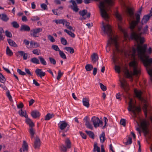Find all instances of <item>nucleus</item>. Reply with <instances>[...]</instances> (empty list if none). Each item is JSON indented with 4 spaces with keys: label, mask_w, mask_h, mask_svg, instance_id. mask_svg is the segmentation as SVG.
<instances>
[{
    "label": "nucleus",
    "mask_w": 152,
    "mask_h": 152,
    "mask_svg": "<svg viewBox=\"0 0 152 152\" xmlns=\"http://www.w3.org/2000/svg\"><path fill=\"white\" fill-rule=\"evenodd\" d=\"M129 106L127 108L130 114L131 115L134 121L137 123V125L139 126V123L136 120L137 118L140 120V127H136V130L141 135V128L144 133L145 136L148 135L150 137L151 134L150 133L149 127L150 125V122L152 123V117L150 116L147 119H142L138 117L137 115L141 111V108L140 107L136 106L134 101L132 99L129 97Z\"/></svg>",
    "instance_id": "f257e3e1"
},
{
    "label": "nucleus",
    "mask_w": 152,
    "mask_h": 152,
    "mask_svg": "<svg viewBox=\"0 0 152 152\" xmlns=\"http://www.w3.org/2000/svg\"><path fill=\"white\" fill-rule=\"evenodd\" d=\"M119 0L121 5L126 9V12L128 16L132 19H134V13L132 9L126 7L124 0ZM113 1L114 0H103L100 2L99 7L101 15L102 17L106 21L109 18V15L107 12L108 10V7L113 5Z\"/></svg>",
    "instance_id": "f03ea898"
},
{
    "label": "nucleus",
    "mask_w": 152,
    "mask_h": 152,
    "mask_svg": "<svg viewBox=\"0 0 152 152\" xmlns=\"http://www.w3.org/2000/svg\"><path fill=\"white\" fill-rule=\"evenodd\" d=\"M102 23L103 26L102 30L107 34L109 37L108 40V45H113L115 47V49L113 50L112 59L114 62H115L118 58L116 53L121 52V50L119 49L118 44L117 42V37L113 35L111 26L110 25L107 24L105 25L103 22H102Z\"/></svg>",
    "instance_id": "7ed1b4c3"
},
{
    "label": "nucleus",
    "mask_w": 152,
    "mask_h": 152,
    "mask_svg": "<svg viewBox=\"0 0 152 152\" xmlns=\"http://www.w3.org/2000/svg\"><path fill=\"white\" fill-rule=\"evenodd\" d=\"M147 48V45L146 44L143 45H138L137 47V50L139 57L143 62L145 66L146 67L147 71L152 82V69L150 68V66H148L152 64V58H149V56L146 53Z\"/></svg>",
    "instance_id": "20e7f679"
},
{
    "label": "nucleus",
    "mask_w": 152,
    "mask_h": 152,
    "mask_svg": "<svg viewBox=\"0 0 152 152\" xmlns=\"http://www.w3.org/2000/svg\"><path fill=\"white\" fill-rule=\"evenodd\" d=\"M130 71L125 68L124 72L126 77L132 78L134 75L137 76L140 74V69L138 66L137 62L135 60L130 62L129 64Z\"/></svg>",
    "instance_id": "39448f33"
},
{
    "label": "nucleus",
    "mask_w": 152,
    "mask_h": 152,
    "mask_svg": "<svg viewBox=\"0 0 152 152\" xmlns=\"http://www.w3.org/2000/svg\"><path fill=\"white\" fill-rule=\"evenodd\" d=\"M134 92L136 97L140 100L142 104V109L144 112L145 118H147L148 111H151V107L149 102L141 96L142 92L135 89Z\"/></svg>",
    "instance_id": "423d86ee"
},
{
    "label": "nucleus",
    "mask_w": 152,
    "mask_h": 152,
    "mask_svg": "<svg viewBox=\"0 0 152 152\" xmlns=\"http://www.w3.org/2000/svg\"><path fill=\"white\" fill-rule=\"evenodd\" d=\"M25 122L29 126L28 131L31 135V138L32 139L34 137L35 132V130L34 128L35 126L34 124L31 120L28 117L26 118Z\"/></svg>",
    "instance_id": "0eeeda50"
},
{
    "label": "nucleus",
    "mask_w": 152,
    "mask_h": 152,
    "mask_svg": "<svg viewBox=\"0 0 152 152\" xmlns=\"http://www.w3.org/2000/svg\"><path fill=\"white\" fill-rule=\"evenodd\" d=\"M61 130L59 133H66L69 130V125L65 121H60L58 124Z\"/></svg>",
    "instance_id": "6e6552de"
},
{
    "label": "nucleus",
    "mask_w": 152,
    "mask_h": 152,
    "mask_svg": "<svg viewBox=\"0 0 152 152\" xmlns=\"http://www.w3.org/2000/svg\"><path fill=\"white\" fill-rule=\"evenodd\" d=\"M132 31L130 37L132 39L134 40L137 42L140 41V44H141L144 42V37H141V34H138L134 32L133 30Z\"/></svg>",
    "instance_id": "1a4fd4ad"
},
{
    "label": "nucleus",
    "mask_w": 152,
    "mask_h": 152,
    "mask_svg": "<svg viewBox=\"0 0 152 152\" xmlns=\"http://www.w3.org/2000/svg\"><path fill=\"white\" fill-rule=\"evenodd\" d=\"M142 9H140L138 11V13L135 14L136 20L132 21L130 24V27L132 31L133 30L136 26L140 20V15L141 14Z\"/></svg>",
    "instance_id": "9d476101"
},
{
    "label": "nucleus",
    "mask_w": 152,
    "mask_h": 152,
    "mask_svg": "<svg viewBox=\"0 0 152 152\" xmlns=\"http://www.w3.org/2000/svg\"><path fill=\"white\" fill-rule=\"evenodd\" d=\"M91 121L95 128L102 126L103 125L102 121L100 120L98 117L96 116L92 117L91 119Z\"/></svg>",
    "instance_id": "9b49d317"
},
{
    "label": "nucleus",
    "mask_w": 152,
    "mask_h": 152,
    "mask_svg": "<svg viewBox=\"0 0 152 152\" xmlns=\"http://www.w3.org/2000/svg\"><path fill=\"white\" fill-rule=\"evenodd\" d=\"M42 28H37L31 29L30 32V35L34 37H37L39 36V33L42 32Z\"/></svg>",
    "instance_id": "f8f14e48"
},
{
    "label": "nucleus",
    "mask_w": 152,
    "mask_h": 152,
    "mask_svg": "<svg viewBox=\"0 0 152 152\" xmlns=\"http://www.w3.org/2000/svg\"><path fill=\"white\" fill-rule=\"evenodd\" d=\"M120 80L121 83V87L124 90L125 92L127 93L129 90V86L126 80L123 78H121Z\"/></svg>",
    "instance_id": "ddd939ff"
},
{
    "label": "nucleus",
    "mask_w": 152,
    "mask_h": 152,
    "mask_svg": "<svg viewBox=\"0 0 152 152\" xmlns=\"http://www.w3.org/2000/svg\"><path fill=\"white\" fill-rule=\"evenodd\" d=\"M28 150V143L25 140L23 141L22 147L20 149V152H27Z\"/></svg>",
    "instance_id": "4468645a"
},
{
    "label": "nucleus",
    "mask_w": 152,
    "mask_h": 152,
    "mask_svg": "<svg viewBox=\"0 0 152 152\" xmlns=\"http://www.w3.org/2000/svg\"><path fill=\"white\" fill-rule=\"evenodd\" d=\"M83 121L85 122V125L87 128L91 129H93V126L90 123L89 118L88 116H86L84 118Z\"/></svg>",
    "instance_id": "2eb2a0df"
},
{
    "label": "nucleus",
    "mask_w": 152,
    "mask_h": 152,
    "mask_svg": "<svg viewBox=\"0 0 152 152\" xmlns=\"http://www.w3.org/2000/svg\"><path fill=\"white\" fill-rule=\"evenodd\" d=\"M69 2L72 3V5L69 6V7L74 11L77 12L78 11L79 9L77 7L75 1L74 0H71Z\"/></svg>",
    "instance_id": "dca6fc26"
},
{
    "label": "nucleus",
    "mask_w": 152,
    "mask_h": 152,
    "mask_svg": "<svg viewBox=\"0 0 152 152\" xmlns=\"http://www.w3.org/2000/svg\"><path fill=\"white\" fill-rule=\"evenodd\" d=\"M35 72L36 75L41 78H42V77H44L46 75L45 72L42 71V69L38 68L35 70Z\"/></svg>",
    "instance_id": "f3484780"
},
{
    "label": "nucleus",
    "mask_w": 152,
    "mask_h": 152,
    "mask_svg": "<svg viewBox=\"0 0 152 152\" xmlns=\"http://www.w3.org/2000/svg\"><path fill=\"white\" fill-rule=\"evenodd\" d=\"M79 13L81 16L83 17L84 19H86V18L84 16L85 15H86V16L88 18H89L91 15V13L90 12L87 13V11L86 10L80 11L79 12Z\"/></svg>",
    "instance_id": "a211bd4d"
},
{
    "label": "nucleus",
    "mask_w": 152,
    "mask_h": 152,
    "mask_svg": "<svg viewBox=\"0 0 152 152\" xmlns=\"http://www.w3.org/2000/svg\"><path fill=\"white\" fill-rule=\"evenodd\" d=\"M41 142L40 140L39 137L36 136L34 142V148L35 149H39V147L40 146Z\"/></svg>",
    "instance_id": "6ab92c4d"
},
{
    "label": "nucleus",
    "mask_w": 152,
    "mask_h": 152,
    "mask_svg": "<svg viewBox=\"0 0 152 152\" xmlns=\"http://www.w3.org/2000/svg\"><path fill=\"white\" fill-rule=\"evenodd\" d=\"M89 99L88 98H83L82 100L83 105L84 106L88 108L90 106Z\"/></svg>",
    "instance_id": "aec40b11"
},
{
    "label": "nucleus",
    "mask_w": 152,
    "mask_h": 152,
    "mask_svg": "<svg viewBox=\"0 0 152 152\" xmlns=\"http://www.w3.org/2000/svg\"><path fill=\"white\" fill-rule=\"evenodd\" d=\"M91 59L92 62L95 64L99 59L98 55L96 53H93L91 55Z\"/></svg>",
    "instance_id": "412c9836"
},
{
    "label": "nucleus",
    "mask_w": 152,
    "mask_h": 152,
    "mask_svg": "<svg viewBox=\"0 0 152 152\" xmlns=\"http://www.w3.org/2000/svg\"><path fill=\"white\" fill-rule=\"evenodd\" d=\"M31 115L32 117L34 118H39L40 116L39 113L37 110L32 111L31 112Z\"/></svg>",
    "instance_id": "4be33fe9"
},
{
    "label": "nucleus",
    "mask_w": 152,
    "mask_h": 152,
    "mask_svg": "<svg viewBox=\"0 0 152 152\" xmlns=\"http://www.w3.org/2000/svg\"><path fill=\"white\" fill-rule=\"evenodd\" d=\"M151 16L148 14L144 15L141 21L142 24L146 23L149 20Z\"/></svg>",
    "instance_id": "5701e85b"
},
{
    "label": "nucleus",
    "mask_w": 152,
    "mask_h": 152,
    "mask_svg": "<svg viewBox=\"0 0 152 152\" xmlns=\"http://www.w3.org/2000/svg\"><path fill=\"white\" fill-rule=\"evenodd\" d=\"M20 30L21 31H29L30 30V28L28 26L23 25L21 26Z\"/></svg>",
    "instance_id": "b1692460"
},
{
    "label": "nucleus",
    "mask_w": 152,
    "mask_h": 152,
    "mask_svg": "<svg viewBox=\"0 0 152 152\" xmlns=\"http://www.w3.org/2000/svg\"><path fill=\"white\" fill-rule=\"evenodd\" d=\"M0 17L1 20L5 22L7 21L9 19L7 15L5 14H1Z\"/></svg>",
    "instance_id": "393cba45"
},
{
    "label": "nucleus",
    "mask_w": 152,
    "mask_h": 152,
    "mask_svg": "<svg viewBox=\"0 0 152 152\" xmlns=\"http://www.w3.org/2000/svg\"><path fill=\"white\" fill-rule=\"evenodd\" d=\"M18 113L21 116L25 117L26 118L28 117L26 111H23L22 109L19 111Z\"/></svg>",
    "instance_id": "a878e982"
},
{
    "label": "nucleus",
    "mask_w": 152,
    "mask_h": 152,
    "mask_svg": "<svg viewBox=\"0 0 152 152\" xmlns=\"http://www.w3.org/2000/svg\"><path fill=\"white\" fill-rule=\"evenodd\" d=\"M7 40L10 46L14 47H18L17 45L15 42L11 39H8Z\"/></svg>",
    "instance_id": "bb28decb"
},
{
    "label": "nucleus",
    "mask_w": 152,
    "mask_h": 152,
    "mask_svg": "<svg viewBox=\"0 0 152 152\" xmlns=\"http://www.w3.org/2000/svg\"><path fill=\"white\" fill-rule=\"evenodd\" d=\"M59 148L61 151L62 152H66L67 149H68L66 146L63 144L59 146Z\"/></svg>",
    "instance_id": "cd10ccee"
},
{
    "label": "nucleus",
    "mask_w": 152,
    "mask_h": 152,
    "mask_svg": "<svg viewBox=\"0 0 152 152\" xmlns=\"http://www.w3.org/2000/svg\"><path fill=\"white\" fill-rule=\"evenodd\" d=\"M66 146L68 149L71 148V143L69 139L68 138H66L65 141Z\"/></svg>",
    "instance_id": "c85d7f7f"
},
{
    "label": "nucleus",
    "mask_w": 152,
    "mask_h": 152,
    "mask_svg": "<svg viewBox=\"0 0 152 152\" xmlns=\"http://www.w3.org/2000/svg\"><path fill=\"white\" fill-rule=\"evenodd\" d=\"M93 151L94 152L96 151H97V152H100V147L97 145V142H95L94 143Z\"/></svg>",
    "instance_id": "c756f323"
},
{
    "label": "nucleus",
    "mask_w": 152,
    "mask_h": 152,
    "mask_svg": "<svg viewBox=\"0 0 152 152\" xmlns=\"http://www.w3.org/2000/svg\"><path fill=\"white\" fill-rule=\"evenodd\" d=\"M54 116V115L53 114L48 113L45 116V120H48Z\"/></svg>",
    "instance_id": "7c9ffc66"
},
{
    "label": "nucleus",
    "mask_w": 152,
    "mask_h": 152,
    "mask_svg": "<svg viewBox=\"0 0 152 152\" xmlns=\"http://www.w3.org/2000/svg\"><path fill=\"white\" fill-rule=\"evenodd\" d=\"M30 61L31 62L36 64H39L40 63L39 61L37 58L34 57L31 59Z\"/></svg>",
    "instance_id": "2f4dec72"
},
{
    "label": "nucleus",
    "mask_w": 152,
    "mask_h": 152,
    "mask_svg": "<svg viewBox=\"0 0 152 152\" xmlns=\"http://www.w3.org/2000/svg\"><path fill=\"white\" fill-rule=\"evenodd\" d=\"M64 49L66 50L68 52H69L70 53H74V49L71 47H66L64 48Z\"/></svg>",
    "instance_id": "473e14b6"
},
{
    "label": "nucleus",
    "mask_w": 152,
    "mask_h": 152,
    "mask_svg": "<svg viewBox=\"0 0 152 152\" xmlns=\"http://www.w3.org/2000/svg\"><path fill=\"white\" fill-rule=\"evenodd\" d=\"M86 132L89 136L92 139L94 138V133L91 131H88L86 130Z\"/></svg>",
    "instance_id": "72a5a7b5"
},
{
    "label": "nucleus",
    "mask_w": 152,
    "mask_h": 152,
    "mask_svg": "<svg viewBox=\"0 0 152 152\" xmlns=\"http://www.w3.org/2000/svg\"><path fill=\"white\" fill-rule=\"evenodd\" d=\"M6 54L7 55L9 56H11L13 55V53L12 51L10 49L8 46H7L6 49Z\"/></svg>",
    "instance_id": "f704fd0d"
},
{
    "label": "nucleus",
    "mask_w": 152,
    "mask_h": 152,
    "mask_svg": "<svg viewBox=\"0 0 152 152\" xmlns=\"http://www.w3.org/2000/svg\"><path fill=\"white\" fill-rule=\"evenodd\" d=\"M64 31L67 33L72 38H74L75 35L73 33H72L71 31H69L67 29H65L64 30Z\"/></svg>",
    "instance_id": "c9c22d12"
},
{
    "label": "nucleus",
    "mask_w": 152,
    "mask_h": 152,
    "mask_svg": "<svg viewBox=\"0 0 152 152\" xmlns=\"http://www.w3.org/2000/svg\"><path fill=\"white\" fill-rule=\"evenodd\" d=\"M100 138L101 142L103 143L105 140V133L104 132H102L100 135Z\"/></svg>",
    "instance_id": "e433bc0d"
},
{
    "label": "nucleus",
    "mask_w": 152,
    "mask_h": 152,
    "mask_svg": "<svg viewBox=\"0 0 152 152\" xmlns=\"http://www.w3.org/2000/svg\"><path fill=\"white\" fill-rule=\"evenodd\" d=\"M93 68V66L91 64H87L85 66V69L87 71H89Z\"/></svg>",
    "instance_id": "4c0bfd02"
},
{
    "label": "nucleus",
    "mask_w": 152,
    "mask_h": 152,
    "mask_svg": "<svg viewBox=\"0 0 152 152\" xmlns=\"http://www.w3.org/2000/svg\"><path fill=\"white\" fill-rule=\"evenodd\" d=\"M38 58L40 60L41 63L44 65H46L47 64V63L45 59L41 56H39Z\"/></svg>",
    "instance_id": "58836bf2"
},
{
    "label": "nucleus",
    "mask_w": 152,
    "mask_h": 152,
    "mask_svg": "<svg viewBox=\"0 0 152 152\" xmlns=\"http://www.w3.org/2000/svg\"><path fill=\"white\" fill-rule=\"evenodd\" d=\"M59 52V54L60 56V57L62 58H63L64 59H66V56L65 54V53L63 52V51H61V50H60V51Z\"/></svg>",
    "instance_id": "ea45409f"
},
{
    "label": "nucleus",
    "mask_w": 152,
    "mask_h": 152,
    "mask_svg": "<svg viewBox=\"0 0 152 152\" xmlns=\"http://www.w3.org/2000/svg\"><path fill=\"white\" fill-rule=\"evenodd\" d=\"M6 81V79L3 75L0 72V81L2 83H4Z\"/></svg>",
    "instance_id": "a19ab883"
},
{
    "label": "nucleus",
    "mask_w": 152,
    "mask_h": 152,
    "mask_svg": "<svg viewBox=\"0 0 152 152\" xmlns=\"http://www.w3.org/2000/svg\"><path fill=\"white\" fill-rule=\"evenodd\" d=\"M143 32L141 33V34H148V26L147 25H146L145 27L142 29Z\"/></svg>",
    "instance_id": "79ce46f5"
},
{
    "label": "nucleus",
    "mask_w": 152,
    "mask_h": 152,
    "mask_svg": "<svg viewBox=\"0 0 152 152\" xmlns=\"http://www.w3.org/2000/svg\"><path fill=\"white\" fill-rule=\"evenodd\" d=\"M11 25L15 28H18L19 26V24L16 21H13L12 22Z\"/></svg>",
    "instance_id": "37998d69"
},
{
    "label": "nucleus",
    "mask_w": 152,
    "mask_h": 152,
    "mask_svg": "<svg viewBox=\"0 0 152 152\" xmlns=\"http://www.w3.org/2000/svg\"><path fill=\"white\" fill-rule=\"evenodd\" d=\"M51 48L52 49L56 51H58L59 52L60 50L58 46L56 45H53L51 46Z\"/></svg>",
    "instance_id": "c03bdc74"
},
{
    "label": "nucleus",
    "mask_w": 152,
    "mask_h": 152,
    "mask_svg": "<svg viewBox=\"0 0 152 152\" xmlns=\"http://www.w3.org/2000/svg\"><path fill=\"white\" fill-rule=\"evenodd\" d=\"M6 36L8 37L11 38L12 37L11 33L8 30H6L5 32Z\"/></svg>",
    "instance_id": "a18cd8bd"
},
{
    "label": "nucleus",
    "mask_w": 152,
    "mask_h": 152,
    "mask_svg": "<svg viewBox=\"0 0 152 152\" xmlns=\"http://www.w3.org/2000/svg\"><path fill=\"white\" fill-rule=\"evenodd\" d=\"M63 73L61 72V70H59L58 71V76L57 77V79L59 80L60 79L61 77L63 75Z\"/></svg>",
    "instance_id": "49530a36"
},
{
    "label": "nucleus",
    "mask_w": 152,
    "mask_h": 152,
    "mask_svg": "<svg viewBox=\"0 0 152 152\" xmlns=\"http://www.w3.org/2000/svg\"><path fill=\"white\" fill-rule=\"evenodd\" d=\"M61 43L64 45H66L67 44L66 40L63 37H62L61 39Z\"/></svg>",
    "instance_id": "de8ad7c7"
},
{
    "label": "nucleus",
    "mask_w": 152,
    "mask_h": 152,
    "mask_svg": "<svg viewBox=\"0 0 152 152\" xmlns=\"http://www.w3.org/2000/svg\"><path fill=\"white\" fill-rule=\"evenodd\" d=\"M31 45H34L36 47H38L39 46V44L37 42H34L32 41H31L30 42Z\"/></svg>",
    "instance_id": "09e8293b"
},
{
    "label": "nucleus",
    "mask_w": 152,
    "mask_h": 152,
    "mask_svg": "<svg viewBox=\"0 0 152 152\" xmlns=\"http://www.w3.org/2000/svg\"><path fill=\"white\" fill-rule=\"evenodd\" d=\"M115 71L118 73H120L121 72V68L119 66L115 65Z\"/></svg>",
    "instance_id": "8fccbe9b"
},
{
    "label": "nucleus",
    "mask_w": 152,
    "mask_h": 152,
    "mask_svg": "<svg viewBox=\"0 0 152 152\" xmlns=\"http://www.w3.org/2000/svg\"><path fill=\"white\" fill-rule=\"evenodd\" d=\"M48 39L52 42H54L55 41V39H54L53 37L50 35L48 36Z\"/></svg>",
    "instance_id": "3c124183"
},
{
    "label": "nucleus",
    "mask_w": 152,
    "mask_h": 152,
    "mask_svg": "<svg viewBox=\"0 0 152 152\" xmlns=\"http://www.w3.org/2000/svg\"><path fill=\"white\" fill-rule=\"evenodd\" d=\"M118 27L120 30L124 33V37L125 38H127L128 36L127 33L124 32V30L121 28V27L119 26H118Z\"/></svg>",
    "instance_id": "603ef678"
},
{
    "label": "nucleus",
    "mask_w": 152,
    "mask_h": 152,
    "mask_svg": "<svg viewBox=\"0 0 152 152\" xmlns=\"http://www.w3.org/2000/svg\"><path fill=\"white\" fill-rule=\"evenodd\" d=\"M115 16L117 19L121 21V20L122 18L121 15L118 13L116 12L115 14Z\"/></svg>",
    "instance_id": "864d4df0"
},
{
    "label": "nucleus",
    "mask_w": 152,
    "mask_h": 152,
    "mask_svg": "<svg viewBox=\"0 0 152 152\" xmlns=\"http://www.w3.org/2000/svg\"><path fill=\"white\" fill-rule=\"evenodd\" d=\"M49 59L50 61L51 64H53V65H55L56 64V62L55 59L50 57H49Z\"/></svg>",
    "instance_id": "5fc2aeb1"
},
{
    "label": "nucleus",
    "mask_w": 152,
    "mask_h": 152,
    "mask_svg": "<svg viewBox=\"0 0 152 152\" xmlns=\"http://www.w3.org/2000/svg\"><path fill=\"white\" fill-rule=\"evenodd\" d=\"M99 85L101 89L103 91H104L106 90L107 88L106 86H104V85L101 83H99Z\"/></svg>",
    "instance_id": "6e6d98bb"
},
{
    "label": "nucleus",
    "mask_w": 152,
    "mask_h": 152,
    "mask_svg": "<svg viewBox=\"0 0 152 152\" xmlns=\"http://www.w3.org/2000/svg\"><path fill=\"white\" fill-rule=\"evenodd\" d=\"M132 143V138L131 137H129V138L127 141L126 142L125 144L126 145H130Z\"/></svg>",
    "instance_id": "4d7b16f0"
},
{
    "label": "nucleus",
    "mask_w": 152,
    "mask_h": 152,
    "mask_svg": "<svg viewBox=\"0 0 152 152\" xmlns=\"http://www.w3.org/2000/svg\"><path fill=\"white\" fill-rule=\"evenodd\" d=\"M17 72L20 75H26V73L22 71L20 69H17Z\"/></svg>",
    "instance_id": "13d9d810"
},
{
    "label": "nucleus",
    "mask_w": 152,
    "mask_h": 152,
    "mask_svg": "<svg viewBox=\"0 0 152 152\" xmlns=\"http://www.w3.org/2000/svg\"><path fill=\"white\" fill-rule=\"evenodd\" d=\"M6 95L7 97L9 98V100L10 101H11L12 100V97L9 91H7V92Z\"/></svg>",
    "instance_id": "bf43d9fd"
},
{
    "label": "nucleus",
    "mask_w": 152,
    "mask_h": 152,
    "mask_svg": "<svg viewBox=\"0 0 152 152\" xmlns=\"http://www.w3.org/2000/svg\"><path fill=\"white\" fill-rule=\"evenodd\" d=\"M63 24L65 25L66 27L69 25L70 23L65 20L63 19Z\"/></svg>",
    "instance_id": "052dcab7"
},
{
    "label": "nucleus",
    "mask_w": 152,
    "mask_h": 152,
    "mask_svg": "<svg viewBox=\"0 0 152 152\" xmlns=\"http://www.w3.org/2000/svg\"><path fill=\"white\" fill-rule=\"evenodd\" d=\"M120 124L121 125L125 126L126 125V121L125 119H121L120 121Z\"/></svg>",
    "instance_id": "680f3d73"
},
{
    "label": "nucleus",
    "mask_w": 152,
    "mask_h": 152,
    "mask_svg": "<svg viewBox=\"0 0 152 152\" xmlns=\"http://www.w3.org/2000/svg\"><path fill=\"white\" fill-rule=\"evenodd\" d=\"M39 19V18L37 16H34L31 18V20L33 21L38 20Z\"/></svg>",
    "instance_id": "e2e57ef3"
},
{
    "label": "nucleus",
    "mask_w": 152,
    "mask_h": 152,
    "mask_svg": "<svg viewBox=\"0 0 152 152\" xmlns=\"http://www.w3.org/2000/svg\"><path fill=\"white\" fill-rule=\"evenodd\" d=\"M63 19H61L58 20H55V22L57 24H62L63 23Z\"/></svg>",
    "instance_id": "0e129e2a"
},
{
    "label": "nucleus",
    "mask_w": 152,
    "mask_h": 152,
    "mask_svg": "<svg viewBox=\"0 0 152 152\" xmlns=\"http://www.w3.org/2000/svg\"><path fill=\"white\" fill-rule=\"evenodd\" d=\"M33 53L37 55H39L40 53L39 51H38V50L37 49L33 50L32 51Z\"/></svg>",
    "instance_id": "69168bd1"
},
{
    "label": "nucleus",
    "mask_w": 152,
    "mask_h": 152,
    "mask_svg": "<svg viewBox=\"0 0 152 152\" xmlns=\"http://www.w3.org/2000/svg\"><path fill=\"white\" fill-rule=\"evenodd\" d=\"M41 7L44 10H47V6L45 4H41Z\"/></svg>",
    "instance_id": "338daca9"
},
{
    "label": "nucleus",
    "mask_w": 152,
    "mask_h": 152,
    "mask_svg": "<svg viewBox=\"0 0 152 152\" xmlns=\"http://www.w3.org/2000/svg\"><path fill=\"white\" fill-rule=\"evenodd\" d=\"M80 133L82 137L84 139H86V136L85 134L81 132H80Z\"/></svg>",
    "instance_id": "774afa93"
}]
</instances>
